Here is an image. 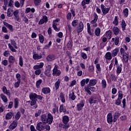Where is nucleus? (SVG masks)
I'll use <instances>...</instances> for the list:
<instances>
[{
    "label": "nucleus",
    "mask_w": 131,
    "mask_h": 131,
    "mask_svg": "<svg viewBox=\"0 0 131 131\" xmlns=\"http://www.w3.org/2000/svg\"><path fill=\"white\" fill-rule=\"evenodd\" d=\"M41 121L43 123H48L49 124H51L53 121V116L51 113H48V117L46 114H43L41 115Z\"/></svg>",
    "instance_id": "obj_1"
},
{
    "label": "nucleus",
    "mask_w": 131,
    "mask_h": 131,
    "mask_svg": "<svg viewBox=\"0 0 131 131\" xmlns=\"http://www.w3.org/2000/svg\"><path fill=\"white\" fill-rule=\"evenodd\" d=\"M44 66V63L42 62L38 63L37 64H35L33 67V69L35 70V74L36 75H39L41 72V69Z\"/></svg>",
    "instance_id": "obj_2"
},
{
    "label": "nucleus",
    "mask_w": 131,
    "mask_h": 131,
    "mask_svg": "<svg viewBox=\"0 0 131 131\" xmlns=\"http://www.w3.org/2000/svg\"><path fill=\"white\" fill-rule=\"evenodd\" d=\"M62 122L64 125L62 126V128L64 129H68L70 127V125L68 123L69 122V117L68 116L64 115L62 118Z\"/></svg>",
    "instance_id": "obj_3"
},
{
    "label": "nucleus",
    "mask_w": 131,
    "mask_h": 131,
    "mask_svg": "<svg viewBox=\"0 0 131 131\" xmlns=\"http://www.w3.org/2000/svg\"><path fill=\"white\" fill-rule=\"evenodd\" d=\"M8 47L10 49L11 51L13 52H16V50L15 49H17V47L16 45L15 41H14V39L10 40V43H8Z\"/></svg>",
    "instance_id": "obj_4"
},
{
    "label": "nucleus",
    "mask_w": 131,
    "mask_h": 131,
    "mask_svg": "<svg viewBox=\"0 0 131 131\" xmlns=\"http://www.w3.org/2000/svg\"><path fill=\"white\" fill-rule=\"evenodd\" d=\"M61 74V71L59 70V67L58 65H55L53 69V75L59 76Z\"/></svg>",
    "instance_id": "obj_5"
},
{
    "label": "nucleus",
    "mask_w": 131,
    "mask_h": 131,
    "mask_svg": "<svg viewBox=\"0 0 131 131\" xmlns=\"http://www.w3.org/2000/svg\"><path fill=\"white\" fill-rule=\"evenodd\" d=\"M98 19V16L97 14L94 15V19L91 21V24L92 28H96L98 27L97 20Z\"/></svg>",
    "instance_id": "obj_6"
},
{
    "label": "nucleus",
    "mask_w": 131,
    "mask_h": 131,
    "mask_svg": "<svg viewBox=\"0 0 131 131\" xmlns=\"http://www.w3.org/2000/svg\"><path fill=\"white\" fill-rule=\"evenodd\" d=\"M100 7L103 15L107 14L111 10L110 8H107L103 4H101Z\"/></svg>",
    "instance_id": "obj_7"
},
{
    "label": "nucleus",
    "mask_w": 131,
    "mask_h": 131,
    "mask_svg": "<svg viewBox=\"0 0 131 131\" xmlns=\"http://www.w3.org/2000/svg\"><path fill=\"white\" fill-rule=\"evenodd\" d=\"M42 122H39L38 123L36 126V129L38 131L43 130L45 128V125Z\"/></svg>",
    "instance_id": "obj_8"
},
{
    "label": "nucleus",
    "mask_w": 131,
    "mask_h": 131,
    "mask_svg": "<svg viewBox=\"0 0 131 131\" xmlns=\"http://www.w3.org/2000/svg\"><path fill=\"white\" fill-rule=\"evenodd\" d=\"M60 21L59 19L57 18L56 20H54L53 24V28L56 32H59L60 31V29L58 28L56 26L59 24L58 22Z\"/></svg>",
    "instance_id": "obj_9"
},
{
    "label": "nucleus",
    "mask_w": 131,
    "mask_h": 131,
    "mask_svg": "<svg viewBox=\"0 0 131 131\" xmlns=\"http://www.w3.org/2000/svg\"><path fill=\"white\" fill-rule=\"evenodd\" d=\"M111 42L112 43L115 42V45L116 46L119 47L120 46V38L118 36L112 38Z\"/></svg>",
    "instance_id": "obj_10"
},
{
    "label": "nucleus",
    "mask_w": 131,
    "mask_h": 131,
    "mask_svg": "<svg viewBox=\"0 0 131 131\" xmlns=\"http://www.w3.org/2000/svg\"><path fill=\"white\" fill-rule=\"evenodd\" d=\"M107 121L110 124H112V122H114L113 115L111 113H108L107 115Z\"/></svg>",
    "instance_id": "obj_11"
},
{
    "label": "nucleus",
    "mask_w": 131,
    "mask_h": 131,
    "mask_svg": "<svg viewBox=\"0 0 131 131\" xmlns=\"http://www.w3.org/2000/svg\"><path fill=\"white\" fill-rule=\"evenodd\" d=\"M48 17L46 15H44V16H43L42 18H41L38 24L39 25H43L45 23H47L48 22Z\"/></svg>",
    "instance_id": "obj_12"
},
{
    "label": "nucleus",
    "mask_w": 131,
    "mask_h": 131,
    "mask_svg": "<svg viewBox=\"0 0 131 131\" xmlns=\"http://www.w3.org/2000/svg\"><path fill=\"white\" fill-rule=\"evenodd\" d=\"M89 101L91 104H93L97 103L98 100L96 97L92 96L89 99Z\"/></svg>",
    "instance_id": "obj_13"
},
{
    "label": "nucleus",
    "mask_w": 131,
    "mask_h": 131,
    "mask_svg": "<svg viewBox=\"0 0 131 131\" xmlns=\"http://www.w3.org/2000/svg\"><path fill=\"white\" fill-rule=\"evenodd\" d=\"M113 31L114 33V35L116 36L118 35L120 33V29L117 26H114L113 28Z\"/></svg>",
    "instance_id": "obj_14"
},
{
    "label": "nucleus",
    "mask_w": 131,
    "mask_h": 131,
    "mask_svg": "<svg viewBox=\"0 0 131 131\" xmlns=\"http://www.w3.org/2000/svg\"><path fill=\"white\" fill-rule=\"evenodd\" d=\"M56 59V57L53 54H49L47 56V60L51 62L54 61Z\"/></svg>",
    "instance_id": "obj_15"
},
{
    "label": "nucleus",
    "mask_w": 131,
    "mask_h": 131,
    "mask_svg": "<svg viewBox=\"0 0 131 131\" xmlns=\"http://www.w3.org/2000/svg\"><path fill=\"white\" fill-rule=\"evenodd\" d=\"M87 29H88V33H89V34L92 36V37H93L94 35L93 31H92V30H91L90 24L89 23H87Z\"/></svg>",
    "instance_id": "obj_16"
},
{
    "label": "nucleus",
    "mask_w": 131,
    "mask_h": 131,
    "mask_svg": "<svg viewBox=\"0 0 131 131\" xmlns=\"http://www.w3.org/2000/svg\"><path fill=\"white\" fill-rule=\"evenodd\" d=\"M59 112L60 113L63 112L64 114H69V112L67 111L66 106H63V105H61L60 106Z\"/></svg>",
    "instance_id": "obj_17"
},
{
    "label": "nucleus",
    "mask_w": 131,
    "mask_h": 131,
    "mask_svg": "<svg viewBox=\"0 0 131 131\" xmlns=\"http://www.w3.org/2000/svg\"><path fill=\"white\" fill-rule=\"evenodd\" d=\"M13 15L14 16V19L17 21H19V11L16 10L13 12Z\"/></svg>",
    "instance_id": "obj_18"
},
{
    "label": "nucleus",
    "mask_w": 131,
    "mask_h": 131,
    "mask_svg": "<svg viewBox=\"0 0 131 131\" xmlns=\"http://www.w3.org/2000/svg\"><path fill=\"white\" fill-rule=\"evenodd\" d=\"M17 125V121H13L11 125L9 126V128L10 129L13 130Z\"/></svg>",
    "instance_id": "obj_19"
},
{
    "label": "nucleus",
    "mask_w": 131,
    "mask_h": 131,
    "mask_svg": "<svg viewBox=\"0 0 131 131\" xmlns=\"http://www.w3.org/2000/svg\"><path fill=\"white\" fill-rule=\"evenodd\" d=\"M113 57V56L110 52H107L105 55V58L107 60H112Z\"/></svg>",
    "instance_id": "obj_20"
},
{
    "label": "nucleus",
    "mask_w": 131,
    "mask_h": 131,
    "mask_svg": "<svg viewBox=\"0 0 131 131\" xmlns=\"http://www.w3.org/2000/svg\"><path fill=\"white\" fill-rule=\"evenodd\" d=\"M119 51V49L118 48H115L114 50H113L111 53L113 57H116L118 55Z\"/></svg>",
    "instance_id": "obj_21"
},
{
    "label": "nucleus",
    "mask_w": 131,
    "mask_h": 131,
    "mask_svg": "<svg viewBox=\"0 0 131 131\" xmlns=\"http://www.w3.org/2000/svg\"><path fill=\"white\" fill-rule=\"evenodd\" d=\"M84 106V103L83 101L81 102L80 103H78L77 105V110L78 111H81L82 109V107Z\"/></svg>",
    "instance_id": "obj_22"
},
{
    "label": "nucleus",
    "mask_w": 131,
    "mask_h": 131,
    "mask_svg": "<svg viewBox=\"0 0 131 131\" xmlns=\"http://www.w3.org/2000/svg\"><path fill=\"white\" fill-rule=\"evenodd\" d=\"M29 97L30 100H36L37 98V95L35 93H31L30 94Z\"/></svg>",
    "instance_id": "obj_23"
},
{
    "label": "nucleus",
    "mask_w": 131,
    "mask_h": 131,
    "mask_svg": "<svg viewBox=\"0 0 131 131\" xmlns=\"http://www.w3.org/2000/svg\"><path fill=\"white\" fill-rule=\"evenodd\" d=\"M35 11V9H34V8H30L28 7L26 9L25 13L28 14L30 12H31L32 13H34Z\"/></svg>",
    "instance_id": "obj_24"
},
{
    "label": "nucleus",
    "mask_w": 131,
    "mask_h": 131,
    "mask_svg": "<svg viewBox=\"0 0 131 131\" xmlns=\"http://www.w3.org/2000/svg\"><path fill=\"white\" fill-rule=\"evenodd\" d=\"M126 23H125L124 19H122L121 21V27L123 31H125L126 30Z\"/></svg>",
    "instance_id": "obj_25"
},
{
    "label": "nucleus",
    "mask_w": 131,
    "mask_h": 131,
    "mask_svg": "<svg viewBox=\"0 0 131 131\" xmlns=\"http://www.w3.org/2000/svg\"><path fill=\"white\" fill-rule=\"evenodd\" d=\"M122 64H120V66H118L117 67V71H116V72H117V74L118 75H119L122 72Z\"/></svg>",
    "instance_id": "obj_26"
},
{
    "label": "nucleus",
    "mask_w": 131,
    "mask_h": 131,
    "mask_svg": "<svg viewBox=\"0 0 131 131\" xmlns=\"http://www.w3.org/2000/svg\"><path fill=\"white\" fill-rule=\"evenodd\" d=\"M42 91L44 94H49L51 92V89L49 88H43Z\"/></svg>",
    "instance_id": "obj_27"
},
{
    "label": "nucleus",
    "mask_w": 131,
    "mask_h": 131,
    "mask_svg": "<svg viewBox=\"0 0 131 131\" xmlns=\"http://www.w3.org/2000/svg\"><path fill=\"white\" fill-rule=\"evenodd\" d=\"M104 35L106 36L107 37V38H108V39H111V38H112V31H111V30H108V31H107L105 33V34Z\"/></svg>",
    "instance_id": "obj_28"
},
{
    "label": "nucleus",
    "mask_w": 131,
    "mask_h": 131,
    "mask_svg": "<svg viewBox=\"0 0 131 131\" xmlns=\"http://www.w3.org/2000/svg\"><path fill=\"white\" fill-rule=\"evenodd\" d=\"M13 116V113L11 112H9L6 115V119L7 120H10L12 118Z\"/></svg>",
    "instance_id": "obj_29"
},
{
    "label": "nucleus",
    "mask_w": 131,
    "mask_h": 131,
    "mask_svg": "<svg viewBox=\"0 0 131 131\" xmlns=\"http://www.w3.org/2000/svg\"><path fill=\"white\" fill-rule=\"evenodd\" d=\"M84 29V25L82 21L79 23V26L78 28V31L79 33L81 32Z\"/></svg>",
    "instance_id": "obj_30"
},
{
    "label": "nucleus",
    "mask_w": 131,
    "mask_h": 131,
    "mask_svg": "<svg viewBox=\"0 0 131 131\" xmlns=\"http://www.w3.org/2000/svg\"><path fill=\"white\" fill-rule=\"evenodd\" d=\"M1 98L2 99L3 101L5 103L7 104V102H8V99L6 97V96H5L4 94H1Z\"/></svg>",
    "instance_id": "obj_31"
},
{
    "label": "nucleus",
    "mask_w": 131,
    "mask_h": 131,
    "mask_svg": "<svg viewBox=\"0 0 131 131\" xmlns=\"http://www.w3.org/2000/svg\"><path fill=\"white\" fill-rule=\"evenodd\" d=\"M42 56L41 55H39L38 54L35 53L33 55V58L34 60H39L41 58Z\"/></svg>",
    "instance_id": "obj_32"
},
{
    "label": "nucleus",
    "mask_w": 131,
    "mask_h": 131,
    "mask_svg": "<svg viewBox=\"0 0 131 131\" xmlns=\"http://www.w3.org/2000/svg\"><path fill=\"white\" fill-rule=\"evenodd\" d=\"M3 24L4 25L8 28L10 30L13 31V26L11 25H10L5 21H4Z\"/></svg>",
    "instance_id": "obj_33"
},
{
    "label": "nucleus",
    "mask_w": 131,
    "mask_h": 131,
    "mask_svg": "<svg viewBox=\"0 0 131 131\" xmlns=\"http://www.w3.org/2000/svg\"><path fill=\"white\" fill-rule=\"evenodd\" d=\"M3 93L4 94H6L7 95H8V96L10 95V91L7 90V89L6 88V86H3Z\"/></svg>",
    "instance_id": "obj_34"
},
{
    "label": "nucleus",
    "mask_w": 131,
    "mask_h": 131,
    "mask_svg": "<svg viewBox=\"0 0 131 131\" xmlns=\"http://www.w3.org/2000/svg\"><path fill=\"white\" fill-rule=\"evenodd\" d=\"M95 32L96 36H100L101 33V29L99 27L96 28Z\"/></svg>",
    "instance_id": "obj_35"
},
{
    "label": "nucleus",
    "mask_w": 131,
    "mask_h": 131,
    "mask_svg": "<svg viewBox=\"0 0 131 131\" xmlns=\"http://www.w3.org/2000/svg\"><path fill=\"white\" fill-rule=\"evenodd\" d=\"M91 3V0H82L81 6L88 5Z\"/></svg>",
    "instance_id": "obj_36"
},
{
    "label": "nucleus",
    "mask_w": 131,
    "mask_h": 131,
    "mask_svg": "<svg viewBox=\"0 0 131 131\" xmlns=\"http://www.w3.org/2000/svg\"><path fill=\"white\" fill-rule=\"evenodd\" d=\"M124 17L127 18L128 16L129 11L128 8H125L123 11Z\"/></svg>",
    "instance_id": "obj_37"
},
{
    "label": "nucleus",
    "mask_w": 131,
    "mask_h": 131,
    "mask_svg": "<svg viewBox=\"0 0 131 131\" xmlns=\"http://www.w3.org/2000/svg\"><path fill=\"white\" fill-rule=\"evenodd\" d=\"M97 82V80L96 79H91L90 81V86H94L96 84Z\"/></svg>",
    "instance_id": "obj_38"
},
{
    "label": "nucleus",
    "mask_w": 131,
    "mask_h": 131,
    "mask_svg": "<svg viewBox=\"0 0 131 131\" xmlns=\"http://www.w3.org/2000/svg\"><path fill=\"white\" fill-rule=\"evenodd\" d=\"M60 82H61V80L60 79H58L57 82H56L55 84V87L56 90H57L59 89L60 86Z\"/></svg>",
    "instance_id": "obj_39"
},
{
    "label": "nucleus",
    "mask_w": 131,
    "mask_h": 131,
    "mask_svg": "<svg viewBox=\"0 0 131 131\" xmlns=\"http://www.w3.org/2000/svg\"><path fill=\"white\" fill-rule=\"evenodd\" d=\"M69 98L70 99H72V100H75L76 97L75 95V93L73 92L72 93H70L69 95Z\"/></svg>",
    "instance_id": "obj_40"
},
{
    "label": "nucleus",
    "mask_w": 131,
    "mask_h": 131,
    "mask_svg": "<svg viewBox=\"0 0 131 131\" xmlns=\"http://www.w3.org/2000/svg\"><path fill=\"white\" fill-rule=\"evenodd\" d=\"M119 117H120V114L118 112H116L114 116V122H116L117 121V119Z\"/></svg>",
    "instance_id": "obj_41"
},
{
    "label": "nucleus",
    "mask_w": 131,
    "mask_h": 131,
    "mask_svg": "<svg viewBox=\"0 0 131 131\" xmlns=\"http://www.w3.org/2000/svg\"><path fill=\"white\" fill-rule=\"evenodd\" d=\"M15 61V58L13 56H10L9 57V62L10 63H13Z\"/></svg>",
    "instance_id": "obj_42"
},
{
    "label": "nucleus",
    "mask_w": 131,
    "mask_h": 131,
    "mask_svg": "<svg viewBox=\"0 0 131 131\" xmlns=\"http://www.w3.org/2000/svg\"><path fill=\"white\" fill-rule=\"evenodd\" d=\"M31 106H34L33 107L34 108H36L37 107V105L36 104V100H31Z\"/></svg>",
    "instance_id": "obj_43"
},
{
    "label": "nucleus",
    "mask_w": 131,
    "mask_h": 131,
    "mask_svg": "<svg viewBox=\"0 0 131 131\" xmlns=\"http://www.w3.org/2000/svg\"><path fill=\"white\" fill-rule=\"evenodd\" d=\"M60 100H61V102L63 103H65L66 99L64 98V95L63 94V93H60Z\"/></svg>",
    "instance_id": "obj_44"
},
{
    "label": "nucleus",
    "mask_w": 131,
    "mask_h": 131,
    "mask_svg": "<svg viewBox=\"0 0 131 131\" xmlns=\"http://www.w3.org/2000/svg\"><path fill=\"white\" fill-rule=\"evenodd\" d=\"M19 99L17 98H15L14 99V107L15 108H17L18 106L19 103Z\"/></svg>",
    "instance_id": "obj_45"
},
{
    "label": "nucleus",
    "mask_w": 131,
    "mask_h": 131,
    "mask_svg": "<svg viewBox=\"0 0 131 131\" xmlns=\"http://www.w3.org/2000/svg\"><path fill=\"white\" fill-rule=\"evenodd\" d=\"M113 24L115 26H117L118 25L119 21H118V17L117 16H115V19H114V21L113 22Z\"/></svg>",
    "instance_id": "obj_46"
},
{
    "label": "nucleus",
    "mask_w": 131,
    "mask_h": 131,
    "mask_svg": "<svg viewBox=\"0 0 131 131\" xmlns=\"http://www.w3.org/2000/svg\"><path fill=\"white\" fill-rule=\"evenodd\" d=\"M85 90L89 95H91V85H88L86 86H85Z\"/></svg>",
    "instance_id": "obj_47"
},
{
    "label": "nucleus",
    "mask_w": 131,
    "mask_h": 131,
    "mask_svg": "<svg viewBox=\"0 0 131 131\" xmlns=\"http://www.w3.org/2000/svg\"><path fill=\"white\" fill-rule=\"evenodd\" d=\"M39 36V41L41 43H43V41H44V36L42 35L39 34L38 35Z\"/></svg>",
    "instance_id": "obj_48"
},
{
    "label": "nucleus",
    "mask_w": 131,
    "mask_h": 131,
    "mask_svg": "<svg viewBox=\"0 0 131 131\" xmlns=\"http://www.w3.org/2000/svg\"><path fill=\"white\" fill-rule=\"evenodd\" d=\"M81 56L84 60H86L88 59V55L87 54L84 52H81Z\"/></svg>",
    "instance_id": "obj_49"
},
{
    "label": "nucleus",
    "mask_w": 131,
    "mask_h": 131,
    "mask_svg": "<svg viewBox=\"0 0 131 131\" xmlns=\"http://www.w3.org/2000/svg\"><path fill=\"white\" fill-rule=\"evenodd\" d=\"M123 58L125 62L127 63L128 60V55L127 54H123Z\"/></svg>",
    "instance_id": "obj_50"
},
{
    "label": "nucleus",
    "mask_w": 131,
    "mask_h": 131,
    "mask_svg": "<svg viewBox=\"0 0 131 131\" xmlns=\"http://www.w3.org/2000/svg\"><path fill=\"white\" fill-rule=\"evenodd\" d=\"M78 20L75 19L72 21V25L73 27H76L78 25Z\"/></svg>",
    "instance_id": "obj_51"
},
{
    "label": "nucleus",
    "mask_w": 131,
    "mask_h": 131,
    "mask_svg": "<svg viewBox=\"0 0 131 131\" xmlns=\"http://www.w3.org/2000/svg\"><path fill=\"white\" fill-rule=\"evenodd\" d=\"M41 0H34V3L35 6H39L41 4Z\"/></svg>",
    "instance_id": "obj_52"
},
{
    "label": "nucleus",
    "mask_w": 131,
    "mask_h": 131,
    "mask_svg": "<svg viewBox=\"0 0 131 131\" xmlns=\"http://www.w3.org/2000/svg\"><path fill=\"white\" fill-rule=\"evenodd\" d=\"M19 64L21 67H23V59L21 56L19 57Z\"/></svg>",
    "instance_id": "obj_53"
},
{
    "label": "nucleus",
    "mask_w": 131,
    "mask_h": 131,
    "mask_svg": "<svg viewBox=\"0 0 131 131\" xmlns=\"http://www.w3.org/2000/svg\"><path fill=\"white\" fill-rule=\"evenodd\" d=\"M107 86L106 81L105 79H103L102 81V86L103 88H105Z\"/></svg>",
    "instance_id": "obj_54"
},
{
    "label": "nucleus",
    "mask_w": 131,
    "mask_h": 131,
    "mask_svg": "<svg viewBox=\"0 0 131 131\" xmlns=\"http://www.w3.org/2000/svg\"><path fill=\"white\" fill-rule=\"evenodd\" d=\"M96 69H97V72L100 73L101 71L100 64H96Z\"/></svg>",
    "instance_id": "obj_55"
},
{
    "label": "nucleus",
    "mask_w": 131,
    "mask_h": 131,
    "mask_svg": "<svg viewBox=\"0 0 131 131\" xmlns=\"http://www.w3.org/2000/svg\"><path fill=\"white\" fill-rule=\"evenodd\" d=\"M41 113V110H38L35 113V117H37L40 115Z\"/></svg>",
    "instance_id": "obj_56"
},
{
    "label": "nucleus",
    "mask_w": 131,
    "mask_h": 131,
    "mask_svg": "<svg viewBox=\"0 0 131 131\" xmlns=\"http://www.w3.org/2000/svg\"><path fill=\"white\" fill-rule=\"evenodd\" d=\"M123 98V94L122 91L118 92V99L121 100Z\"/></svg>",
    "instance_id": "obj_57"
},
{
    "label": "nucleus",
    "mask_w": 131,
    "mask_h": 131,
    "mask_svg": "<svg viewBox=\"0 0 131 131\" xmlns=\"http://www.w3.org/2000/svg\"><path fill=\"white\" fill-rule=\"evenodd\" d=\"M20 117V112H18L15 116V119L16 120H18V119H19V118Z\"/></svg>",
    "instance_id": "obj_58"
},
{
    "label": "nucleus",
    "mask_w": 131,
    "mask_h": 131,
    "mask_svg": "<svg viewBox=\"0 0 131 131\" xmlns=\"http://www.w3.org/2000/svg\"><path fill=\"white\" fill-rule=\"evenodd\" d=\"M94 70H95V68L93 65L90 66V67L89 68V71L90 72H92L94 71Z\"/></svg>",
    "instance_id": "obj_59"
},
{
    "label": "nucleus",
    "mask_w": 131,
    "mask_h": 131,
    "mask_svg": "<svg viewBox=\"0 0 131 131\" xmlns=\"http://www.w3.org/2000/svg\"><path fill=\"white\" fill-rule=\"evenodd\" d=\"M41 82H42V80L41 79H39V80H38L36 81V86H37V88H39V87L40 84L41 83Z\"/></svg>",
    "instance_id": "obj_60"
},
{
    "label": "nucleus",
    "mask_w": 131,
    "mask_h": 131,
    "mask_svg": "<svg viewBox=\"0 0 131 131\" xmlns=\"http://www.w3.org/2000/svg\"><path fill=\"white\" fill-rule=\"evenodd\" d=\"M20 83V81L17 80V81L15 82L14 84V87L15 88H18L19 86V84Z\"/></svg>",
    "instance_id": "obj_61"
},
{
    "label": "nucleus",
    "mask_w": 131,
    "mask_h": 131,
    "mask_svg": "<svg viewBox=\"0 0 131 131\" xmlns=\"http://www.w3.org/2000/svg\"><path fill=\"white\" fill-rule=\"evenodd\" d=\"M67 18L68 20H71V19H72V14H71V12H69V13H68L67 16Z\"/></svg>",
    "instance_id": "obj_62"
},
{
    "label": "nucleus",
    "mask_w": 131,
    "mask_h": 131,
    "mask_svg": "<svg viewBox=\"0 0 131 131\" xmlns=\"http://www.w3.org/2000/svg\"><path fill=\"white\" fill-rule=\"evenodd\" d=\"M45 75L48 77L51 76V71L49 70H46L45 71Z\"/></svg>",
    "instance_id": "obj_63"
},
{
    "label": "nucleus",
    "mask_w": 131,
    "mask_h": 131,
    "mask_svg": "<svg viewBox=\"0 0 131 131\" xmlns=\"http://www.w3.org/2000/svg\"><path fill=\"white\" fill-rule=\"evenodd\" d=\"M16 78L17 81H20V78H21L20 74L19 73H17L16 75Z\"/></svg>",
    "instance_id": "obj_64"
}]
</instances>
